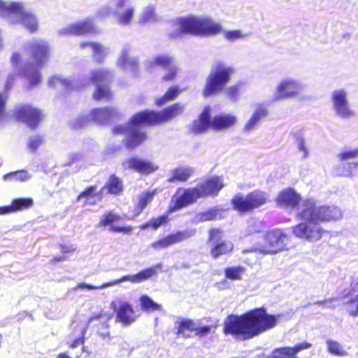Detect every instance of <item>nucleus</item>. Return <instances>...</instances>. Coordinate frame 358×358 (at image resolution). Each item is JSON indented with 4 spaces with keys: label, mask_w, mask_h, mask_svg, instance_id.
<instances>
[{
    "label": "nucleus",
    "mask_w": 358,
    "mask_h": 358,
    "mask_svg": "<svg viewBox=\"0 0 358 358\" xmlns=\"http://www.w3.org/2000/svg\"><path fill=\"white\" fill-rule=\"evenodd\" d=\"M352 292H357V295L356 296L355 300L357 301L356 304L355 308H350L348 310V312L352 315H358V280L352 284Z\"/></svg>",
    "instance_id": "obj_57"
},
{
    "label": "nucleus",
    "mask_w": 358,
    "mask_h": 358,
    "mask_svg": "<svg viewBox=\"0 0 358 358\" xmlns=\"http://www.w3.org/2000/svg\"><path fill=\"white\" fill-rule=\"evenodd\" d=\"M117 114L115 110L109 107L93 108L86 116L87 121L101 123L111 120Z\"/></svg>",
    "instance_id": "obj_23"
},
{
    "label": "nucleus",
    "mask_w": 358,
    "mask_h": 358,
    "mask_svg": "<svg viewBox=\"0 0 358 358\" xmlns=\"http://www.w3.org/2000/svg\"><path fill=\"white\" fill-rule=\"evenodd\" d=\"M8 10L20 17V22L29 32L34 33L37 31L38 26L36 17L32 13L25 10L20 3H11Z\"/></svg>",
    "instance_id": "obj_12"
},
{
    "label": "nucleus",
    "mask_w": 358,
    "mask_h": 358,
    "mask_svg": "<svg viewBox=\"0 0 358 358\" xmlns=\"http://www.w3.org/2000/svg\"><path fill=\"white\" fill-rule=\"evenodd\" d=\"M124 191V184L121 178L115 174H110L108 180L99 192L100 196L104 194H110L113 196H120Z\"/></svg>",
    "instance_id": "obj_20"
},
{
    "label": "nucleus",
    "mask_w": 358,
    "mask_h": 358,
    "mask_svg": "<svg viewBox=\"0 0 358 358\" xmlns=\"http://www.w3.org/2000/svg\"><path fill=\"white\" fill-rule=\"evenodd\" d=\"M266 115L267 109L263 104H255L251 116L244 125V129L245 131H252L255 129L259 124L261 120L264 118Z\"/></svg>",
    "instance_id": "obj_26"
},
{
    "label": "nucleus",
    "mask_w": 358,
    "mask_h": 358,
    "mask_svg": "<svg viewBox=\"0 0 358 358\" xmlns=\"http://www.w3.org/2000/svg\"><path fill=\"white\" fill-rule=\"evenodd\" d=\"M122 165L124 169H131L143 175H149L158 170V166L155 163L136 157L129 158Z\"/></svg>",
    "instance_id": "obj_15"
},
{
    "label": "nucleus",
    "mask_w": 358,
    "mask_h": 358,
    "mask_svg": "<svg viewBox=\"0 0 358 358\" xmlns=\"http://www.w3.org/2000/svg\"><path fill=\"white\" fill-rule=\"evenodd\" d=\"M14 117L17 121L36 128L43 120L44 113L42 110L31 104H23L15 108Z\"/></svg>",
    "instance_id": "obj_10"
},
{
    "label": "nucleus",
    "mask_w": 358,
    "mask_h": 358,
    "mask_svg": "<svg viewBox=\"0 0 358 358\" xmlns=\"http://www.w3.org/2000/svg\"><path fill=\"white\" fill-rule=\"evenodd\" d=\"M238 122V117L231 113H222L213 117V129L222 131L234 127Z\"/></svg>",
    "instance_id": "obj_25"
},
{
    "label": "nucleus",
    "mask_w": 358,
    "mask_h": 358,
    "mask_svg": "<svg viewBox=\"0 0 358 358\" xmlns=\"http://www.w3.org/2000/svg\"><path fill=\"white\" fill-rule=\"evenodd\" d=\"M216 327L217 324L201 327L191 320H182L180 321V334L184 333L185 330H187L189 331H194L196 335L203 336L208 334L213 329Z\"/></svg>",
    "instance_id": "obj_28"
},
{
    "label": "nucleus",
    "mask_w": 358,
    "mask_h": 358,
    "mask_svg": "<svg viewBox=\"0 0 358 358\" xmlns=\"http://www.w3.org/2000/svg\"><path fill=\"white\" fill-rule=\"evenodd\" d=\"M110 13H111V10L109 8H103L99 9L96 13V17L98 19H103L104 17L110 15Z\"/></svg>",
    "instance_id": "obj_60"
},
{
    "label": "nucleus",
    "mask_w": 358,
    "mask_h": 358,
    "mask_svg": "<svg viewBox=\"0 0 358 358\" xmlns=\"http://www.w3.org/2000/svg\"><path fill=\"white\" fill-rule=\"evenodd\" d=\"M153 63L164 69H169L173 65V59L168 56L159 55L155 58Z\"/></svg>",
    "instance_id": "obj_47"
},
{
    "label": "nucleus",
    "mask_w": 358,
    "mask_h": 358,
    "mask_svg": "<svg viewBox=\"0 0 358 358\" xmlns=\"http://www.w3.org/2000/svg\"><path fill=\"white\" fill-rule=\"evenodd\" d=\"M303 83L293 77H286L280 80L275 87L273 100H301L303 99Z\"/></svg>",
    "instance_id": "obj_9"
},
{
    "label": "nucleus",
    "mask_w": 358,
    "mask_h": 358,
    "mask_svg": "<svg viewBox=\"0 0 358 358\" xmlns=\"http://www.w3.org/2000/svg\"><path fill=\"white\" fill-rule=\"evenodd\" d=\"M15 75L11 74V75L8 76V77L6 80V82L5 83V90L6 91H8L12 88L13 85L15 82Z\"/></svg>",
    "instance_id": "obj_64"
},
{
    "label": "nucleus",
    "mask_w": 358,
    "mask_h": 358,
    "mask_svg": "<svg viewBox=\"0 0 358 358\" xmlns=\"http://www.w3.org/2000/svg\"><path fill=\"white\" fill-rule=\"evenodd\" d=\"M179 110V103H175L161 110H142L133 114L127 126L118 124L112 128L114 135L127 134L122 140L124 147L132 150L147 139L145 131L140 129V126L152 127L166 123L176 117Z\"/></svg>",
    "instance_id": "obj_1"
},
{
    "label": "nucleus",
    "mask_w": 358,
    "mask_h": 358,
    "mask_svg": "<svg viewBox=\"0 0 358 358\" xmlns=\"http://www.w3.org/2000/svg\"><path fill=\"white\" fill-rule=\"evenodd\" d=\"M224 187L223 178L217 176L206 178L198 185L203 198L208 196L215 197L217 196Z\"/></svg>",
    "instance_id": "obj_16"
},
{
    "label": "nucleus",
    "mask_w": 358,
    "mask_h": 358,
    "mask_svg": "<svg viewBox=\"0 0 358 358\" xmlns=\"http://www.w3.org/2000/svg\"><path fill=\"white\" fill-rule=\"evenodd\" d=\"M121 217L112 211L105 213L99 219L98 226L100 227H106L110 226V231L115 233H122L129 234L133 231L131 226L127 225L124 227L113 226V223L121 220Z\"/></svg>",
    "instance_id": "obj_17"
},
{
    "label": "nucleus",
    "mask_w": 358,
    "mask_h": 358,
    "mask_svg": "<svg viewBox=\"0 0 358 358\" xmlns=\"http://www.w3.org/2000/svg\"><path fill=\"white\" fill-rule=\"evenodd\" d=\"M13 212L30 208L34 205L33 199L31 198H17L11 201Z\"/></svg>",
    "instance_id": "obj_39"
},
{
    "label": "nucleus",
    "mask_w": 358,
    "mask_h": 358,
    "mask_svg": "<svg viewBox=\"0 0 358 358\" xmlns=\"http://www.w3.org/2000/svg\"><path fill=\"white\" fill-rule=\"evenodd\" d=\"M156 273V269L154 267H149L141 271L135 275L123 276L121 280L117 282L129 280L133 283H138L148 280L155 275Z\"/></svg>",
    "instance_id": "obj_30"
},
{
    "label": "nucleus",
    "mask_w": 358,
    "mask_h": 358,
    "mask_svg": "<svg viewBox=\"0 0 358 358\" xmlns=\"http://www.w3.org/2000/svg\"><path fill=\"white\" fill-rule=\"evenodd\" d=\"M157 20V15L155 13V8L152 6H148L141 13L139 19V22L141 24L146 23L150 21H155Z\"/></svg>",
    "instance_id": "obj_45"
},
{
    "label": "nucleus",
    "mask_w": 358,
    "mask_h": 358,
    "mask_svg": "<svg viewBox=\"0 0 358 358\" xmlns=\"http://www.w3.org/2000/svg\"><path fill=\"white\" fill-rule=\"evenodd\" d=\"M222 24L208 16H187L180 18V33L208 37L220 34Z\"/></svg>",
    "instance_id": "obj_3"
},
{
    "label": "nucleus",
    "mask_w": 358,
    "mask_h": 358,
    "mask_svg": "<svg viewBox=\"0 0 358 358\" xmlns=\"http://www.w3.org/2000/svg\"><path fill=\"white\" fill-rule=\"evenodd\" d=\"M217 213L214 210H210L207 212L199 214L196 216L198 221L206 222L216 219Z\"/></svg>",
    "instance_id": "obj_53"
},
{
    "label": "nucleus",
    "mask_w": 358,
    "mask_h": 358,
    "mask_svg": "<svg viewBox=\"0 0 358 358\" xmlns=\"http://www.w3.org/2000/svg\"><path fill=\"white\" fill-rule=\"evenodd\" d=\"M304 222L293 227L292 232L298 238L308 241H319L322 234L323 229L317 221L303 220Z\"/></svg>",
    "instance_id": "obj_11"
},
{
    "label": "nucleus",
    "mask_w": 358,
    "mask_h": 358,
    "mask_svg": "<svg viewBox=\"0 0 358 358\" xmlns=\"http://www.w3.org/2000/svg\"><path fill=\"white\" fill-rule=\"evenodd\" d=\"M356 168H358V162L343 163L336 168V173L341 176H352V170Z\"/></svg>",
    "instance_id": "obj_44"
},
{
    "label": "nucleus",
    "mask_w": 358,
    "mask_h": 358,
    "mask_svg": "<svg viewBox=\"0 0 358 358\" xmlns=\"http://www.w3.org/2000/svg\"><path fill=\"white\" fill-rule=\"evenodd\" d=\"M289 238L280 230H273L255 240L250 248L244 249L243 253L257 252L262 255H273L287 249Z\"/></svg>",
    "instance_id": "obj_5"
},
{
    "label": "nucleus",
    "mask_w": 358,
    "mask_h": 358,
    "mask_svg": "<svg viewBox=\"0 0 358 358\" xmlns=\"http://www.w3.org/2000/svg\"><path fill=\"white\" fill-rule=\"evenodd\" d=\"M260 225L256 221L250 220L247 223L246 229L244 231V235L250 236L256 232H258L260 230Z\"/></svg>",
    "instance_id": "obj_51"
},
{
    "label": "nucleus",
    "mask_w": 358,
    "mask_h": 358,
    "mask_svg": "<svg viewBox=\"0 0 358 358\" xmlns=\"http://www.w3.org/2000/svg\"><path fill=\"white\" fill-rule=\"evenodd\" d=\"M4 180H14L16 182H25L30 178V176L26 170H18L10 172L3 176Z\"/></svg>",
    "instance_id": "obj_38"
},
{
    "label": "nucleus",
    "mask_w": 358,
    "mask_h": 358,
    "mask_svg": "<svg viewBox=\"0 0 358 358\" xmlns=\"http://www.w3.org/2000/svg\"><path fill=\"white\" fill-rule=\"evenodd\" d=\"M60 82L61 83L59 85L62 86L64 90H69L72 89V83L69 79L61 78Z\"/></svg>",
    "instance_id": "obj_63"
},
{
    "label": "nucleus",
    "mask_w": 358,
    "mask_h": 358,
    "mask_svg": "<svg viewBox=\"0 0 358 358\" xmlns=\"http://www.w3.org/2000/svg\"><path fill=\"white\" fill-rule=\"evenodd\" d=\"M139 301L141 309L145 312H155L162 309V306L160 304L155 302L146 294L141 296Z\"/></svg>",
    "instance_id": "obj_33"
},
{
    "label": "nucleus",
    "mask_w": 358,
    "mask_h": 358,
    "mask_svg": "<svg viewBox=\"0 0 358 358\" xmlns=\"http://www.w3.org/2000/svg\"><path fill=\"white\" fill-rule=\"evenodd\" d=\"M224 39L229 41L243 40L248 37V34L241 29L225 30L222 27V31L220 32Z\"/></svg>",
    "instance_id": "obj_37"
},
{
    "label": "nucleus",
    "mask_w": 358,
    "mask_h": 358,
    "mask_svg": "<svg viewBox=\"0 0 358 358\" xmlns=\"http://www.w3.org/2000/svg\"><path fill=\"white\" fill-rule=\"evenodd\" d=\"M7 99V94L0 93V118H2L5 115V109Z\"/></svg>",
    "instance_id": "obj_58"
},
{
    "label": "nucleus",
    "mask_w": 358,
    "mask_h": 358,
    "mask_svg": "<svg viewBox=\"0 0 358 358\" xmlns=\"http://www.w3.org/2000/svg\"><path fill=\"white\" fill-rule=\"evenodd\" d=\"M66 35L83 36L87 34H96L95 25L92 20H85L70 24L63 30Z\"/></svg>",
    "instance_id": "obj_19"
},
{
    "label": "nucleus",
    "mask_w": 358,
    "mask_h": 358,
    "mask_svg": "<svg viewBox=\"0 0 358 358\" xmlns=\"http://www.w3.org/2000/svg\"><path fill=\"white\" fill-rule=\"evenodd\" d=\"M233 248L234 245L231 243H222L212 248L210 253L213 258H217L220 255L231 252Z\"/></svg>",
    "instance_id": "obj_40"
},
{
    "label": "nucleus",
    "mask_w": 358,
    "mask_h": 358,
    "mask_svg": "<svg viewBox=\"0 0 358 358\" xmlns=\"http://www.w3.org/2000/svg\"><path fill=\"white\" fill-rule=\"evenodd\" d=\"M41 68H34L25 72V66L22 69V75L28 80V85L30 88L36 87L41 83L43 80V76L40 72Z\"/></svg>",
    "instance_id": "obj_32"
},
{
    "label": "nucleus",
    "mask_w": 358,
    "mask_h": 358,
    "mask_svg": "<svg viewBox=\"0 0 358 358\" xmlns=\"http://www.w3.org/2000/svg\"><path fill=\"white\" fill-rule=\"evenodd\" d=\"M137 318L135 310L129 302L121 303L116 309L115 322L123 326H128Z\"/></svg>",
    "instance_id": "obj_21"
},
{
    "label": "nucleus",
    "mask_w": 358,
    "mask_h": 358,
    "mask_svg": "<svg viewBox=\"0 0 358 358\" xmlns=\"http://www.w3.org/2000/svg\"><path fill=\"white\" fill-rule=\"evenodd\" d=\"M100 319H104L106 321L108 322L112 319V314L107 312L101 311L98 314H94L93 315H92L89 319V322L98 320Z\"/></svg>",
    "instance_id": "obj_54"
},
{
    "label": "nucleus",
    "mask_w": 358,
    "mask_h": 358,
    "mask_svg": "<svg viewBox=\"0 0 358 358\" xmlns=\"http://www.w3.org/2000/svg\"><path fill=\"white\" fill-rule=\"evenodd\" d=\"M300 201V195L291 188L281 191L275 199L278 206L285 208H294Z\"/></svg>",
    "instance_id": "obj_22"
},
{
    "label": "nucleus",
    "mask_w": 358,
    "mask_h": 358,
    "mask_svg": "<svg viewBox=\"0 0 358 358\" xmlns=\"http://www.w3.org/2000/svg\"><path fill=\"white\" fill-rule=\"evenodd\" d=\"M269 201L267 192L255 189L247 195L236 194L231 199V205L234 210L240 213L252 212L266 205Z\"/></svg>",
    "instance_id": "obj_8"
},
{
    "label": "nucleus",
    "mask_w": 358,
    "mask_h": 358,
    "mask_svg": "<svg viewBox=\"0 0 358 358\" xmlns=\"http://www.w3.org/2000/svg\"><path fill=\"white\" fill-rule=\"evenodd\" d=\"M179 209V195H178V191L172 196L171 204L169 205L166 213L159 215L157 217H152L148 222L143 223L139 226L141 230H145L147 229H151L152 230H157L161 226L166 224L169 221V215L173 212Z\"/></svg>",
    "instance_id": "obj_14"
},
{
    "label": "nucleus",
    "mask_w": 358,
    "mask_h": 358,
    "mask_svg": "<svg viewBox=\"0 0 358 358\" xmlns=\"http://www.w3.org/2000/svg\"><path fill=\"white\" fill-rule=\"evenodd\" d=\"M199 198H203L198 186L195 188L185 189L180 196V208L187 206L196 201Z\"/></svg>",
    "instance_id": "obj_31"
},
{
    "label": "nucleus",
    "mask_w": 358,
    "mask_h": 358,
    "mask_svg": "<svg viewBox=\"0 0 358 358\" xmlns=\"http://www.w3.org/2000/svg\"><path fill=\"white\" fill-rule=\"evenodd\" d=\"M91 48L94 52L93 56L96 63H103L104 60V54L102 45L99 42H92Z\"/></svg>",
    "instance_id": "obj_46"
},
{
    "label": "nucleus",
    "mask_w": 358,
    "mask_h": 358,
    "mask_svg": "<svg viewBox=\"0 0 358 358\" xmlns=\"http://www.w3.org/2000/svg\"><path fill=\"white\" fill-rule=\"evenodd\" d=\"M358 157V149L343 151L338 155V157L343 161L357 158Z\"/></svg>",
    "instance_id": "obj_52"
},
{
    "label": "nucleus",
    "mask_w": 358,
    "mask_h": 358,
    "mask_svg": "<svg viewBox=\"0 0 358 358\" xmlns=\"http://www.w3.org/2000/svg\"><path fill=\"white\" fill-rule=\"evenodd\" d=\"M311 347V344L308 342H303L296 345L295 346L284 347L277 348L273 350L271 358H298L296 354Z\"/></svg>",
    "instance_id": "obj_24"
},
{
    "label": "nucleus",
    "mask_w": 358,
    "mask_h": 358,
    "mask_svg": "<svg viewBox=\"0 0 358 358\" xmlns=\"http://www.w3.org/2000/svg\"><path fill=\"white\" fill-rule=\"evenodd\" d=\"M296 143L298 150L301 153L303 158H307L309 156V150L306 146L304 138L302 136L296 138Z\"/></svg>",
    "instance_id": "obj_49"
},
{
    "label": "nucleus",
    "mask_w": 358,
    "mask_h": 358,
    "mask_svg": "<svg viewBox=\"0 0 358 358\" xmlns=\"http://www.w3.org/2000/svg\"><path fill=\"white\" fill-rule=\"evenodd\" d=\"M178 86H172L168 89L166 93L164 94L167 99L171 101L177 97L178 94Z\"/></svg>",
    "instance_id": "obj_56"
},
{
    "label": "nucleus",
    "mask_w": 358,
    "mask_h": 358,
    "mask_svg": "<svg viewBox=\"0 0 358 358\" xmlns=\"http://www.w3.org/2000/svg\"><path fill=\"white\" fill-rule=\"evenodd\" d=\"M210 129H213V118L210 117V108L206 107L192 123L191 130L194 134H200L206 133Z\"/></svg>",
    "instance_id": "obj_18"
},
{
    "label": "nucleus",
    "mask_w": 358,
    "mask_h": 358,
    "mask_svg": "<svg viewBox=\"0 0 358 358\" xmlns=\"http://www.w3.org/2000/svg\"><path fill=\"white\" fill-rule=\"evenodd\" d=\"M331 101L335 113L341 117L346 118L352 115L350 108L348 94L344 89H337L331 93Z\"/></svg>",
    "instance_id": "obj_13"
},
{
    "label": "nucleus",
    "mask_w": 358,
    "mask_h": 358,
    "mask_svg": "<svg viewBox=\"0 0 358 358\" xmlns=\"http://www.w3.org/2000/svg\"><path fill=\"white\" fill-rule=\"evenodd\" d=\"M25 72L34 68H41L48 62L50 47L42 41H31L25 44L23 50Z\"/></svg>",
    "instance_id": "obj_6"
},
{
    "label": "nucleus",
    "mask_w": 358,
    "mask_h": 358,
    "mask_svg": "<svg viewBox=\"0 0 358 358\" xmlns=\"http://www.w3.org/2000/svg\"><path fill=\"white\" fill-rule=\"evenodd\" d=\"M179 240L178 234L169 235L165 238L153 242L151 246L156 250L166 248L175 243Z\"/></svg>",
    "instance_id": "obj_36"
},
{
    "label": "nucleus",
    "mask_w": 358,
    "mask_h": 358,
    "mask_svg": "<svg viewBox=\"0 0 358 358\" xmlns=\"http://www.w3.org/2000/svg\"><path fill=\"white\" fill-rule=\"evenodd\" d=\"M97 187L96 185L87 186L76 197V201H80L82 199H88L92 197H96L101 199L103 196H100L99 192H96Z\"/></svg>",
    "instance_id": "obj_43"
},
{
    "label": "nucleus",
    "mask_w": 358,
    "mask_h": 358,
    "mask_svg": "<svg viewBox=\"0 0 358 358\" xmlns=\"http://www.w3.org/2000/svg\"><path fill=\"white\" fill-rule=\"evenodd\" d=\"M245 272V268L241 266H229L224 271L226 278L234 281L241 280Z\"/></svg>",
    "instance_id": "obj_35"
},
{
    "label": "nucleus",
    "mask_w": 358,
    "mask_h": 358,
    "mask_svg": "<svg viewBox=\"0 0 358 358\" xmlns=\"http://www.w3.org/2000/svg\"><path fill=\"white\" fill-rule=\"evenodd\" d=\"M233 72L231 66L223 64L215 66L206 79L203 91V96H208L222 92L229 82Z\"/></svg>",
    "instance_id": "obj_7"
},
{
    "label": "nucleus",
    "mask_w": 358,
    "mask_h": 358,
    "mask_svg": "<svg viewBox=\"0 0 358 358\" xmlns=\"http://www.w3.org/2000/svg\"><path fill=\"white\" fill-rule=\"evenodd\" d=\"M60 80H61V78L59 76H51L49 78L48 82V85L52 88H56L61 83Z\"/></svg>",
    "instance_id": "obj_61"
},
{
    "label": "nucleus",
    "mask_w": 358,
    "mask_h": 358,
    "mask_svg": "<svg viewBox=\"0 0 358 358\" xmlns=\"http://www.w3.org/2000/svg\"><path fill=\"white\" fill-rule=\"evenodd\" d=\"M326 344L327 345V350L331 354L340 357L347 355L346 351L338 342L331 339H327Z\"/></svg>",
    "instance_id": "obj_41"
},
{
    "label": "nucleus",
    "mask_w": 358,
    "mask_h": 358,
    "mask_svg": "<svg viewBox=\"0 0 358 358\" xmlns=\"http://www.w3.org/2000/svg\"><path fill=\"white\" fill-rule=\"evenodd\" d=\"M43 143V138L40 136H36L29 138L27 143V148L32 152H36Z\"/></svg>",
    "instance_id": "obj_50"
},
{
    "label": "nucleus",
    "mask_w": 358,
    "mask_h": 358,
    "mask_svg": "<svg viewBox=\"0 0 358 358\" xmlns=\"http://www.w3.org/2000/svg\"><path fill=\"white\" fill-rule=\"evenodd\" d=\"M113 76V71L107 68L92 69L90 73L89 80L95 86L110 83Z\"/></svg>",
    "instance_id": "obj_27"
},
{
    "label": "nucleus",
    "mask_w": 358,
    "mask_h": 358,
    "mask_svg": "<svg viewBox=\"0 0 358 358\" xmlns=\"http://www.w3.org/2000/svg\"><path fill=\"white\" fill-rule=\"evenodd\" d=\"M10 62L13 66H18L21 63V55L19 52H13L10 57Z\"/></svg>",
    "instance_id": "obj_62"
},
{
    "label": "nucleus",
    "mask_w": 358,
    "mask_h": 358,
    "mask_svg": "<svg viewBox=\"0 0 358 358\" xmlns=\"http://www.w3.org/2000/svg\"><path fill=\"white\" fill-rule=\"evenodd\" d=\"M297 216L301 220L319 222L336 221L342 218V210L335 206H317L313 199L304 200L299 208Z\"/></svg>",
    "instance_id": "obj_4"
},
{
    "label": "nucleus",
    "mask_w": 358,
    "mask_h": 358,
    "mask_svg": "<svg viewBox=\"0 0 358 358\" xmlns=\"http://www.w3.org/2000/svg\"><path fill=\"white\" fill-rule=\"evenodd\" d=\"M72 325H74V331L77 329H80L79 336L77 338H76L73 342H71L69 345L70 348H75L80 345L84 344L87 327L81 326L80 324H79L77 322H73Z\"/></svg>",
    "instance_id": "obj_42"
},
{
    "label": "nucleus",
    "mask_w": 358,
    "mask_h": 358,
    "mask_svg": "<svg viewBox=\"0 0 358 358\" xmlns=\"http://www.w3.org/2000/svg\"><path fill=\"white\" fill-rule=\"evenodd\" d=\"M110 83L96 85L92 96L96 101H109L113 99V92L109 86Z\"/></svg>",
    "instance_id": "obj_29"
},
{
    "label": "nucleus",
    "mask_w": 358,
    "mask_h": 358,
    "mask_svg": "<svg viewBox=\"0 0 358 358\" xmlns=\"http://www.w3.org/2000/svg\"><path fill=\"white\" fill-rule=\"evenodd\" d=\"M280 315L266 313L263 308H257L241 316L229 315L224 321V332L233 335L236 339L245 341L273 328Z\"/></svg>",
    "instance_id": "obj_2"
},
{
    "label": "nucleus",
    "mask_w": 358,
    "mask_h": 358,
    "mask_svg": "<svg viewBox=\"0 0 358 358\" xmlns=\"http://www.w3.org/2000/svg\"><path fill=\"white\" fill-rule=\"evenodd\" d=\"M225 93L231 99H236L238 94V87L236 85H231L226 88Z\"/></svg>",
    "instance_id": "obj_59"
},
{
    "label": "nucleus",
    "mask_w": 358,
    "mask_h": 358,
    "mask_svg": "<svg viewBox=\"0 0 358 358\" xmlns=\"http://www.w3.org/2000/svg\"><path fill=\"white\" fill-rule=\"evenodd\" d=\"M193 173L194 169L190 167L183 166L180 168V182L187 180Z\"/></svg>",
    "instance_id": "obj_55"
},
{
    "label": "nucleus",
    "mask_w": 358,
    "mask_h": 358,
    "mask_svg": "<svg viewBox=\"0 0 358 358\" xmlns=\"http://www.w3.org/2000/svg\"><path fill=\"white\" fill-rule=\"evenodd\" d=\"M157 189H154L152 191L144 192L139 196L138 201L136 207L138 213H142L148 204L153 200L154 196L157 194Z\"/></svg>",
    "instance_id": "obj_34"
},
{
    "label": "nucleus",
    "mask_w": 358,
    "mask_h": 358,
    "mask_svg": "<svg viewBox=\"0 0 358 358\" xmlns=\"http://www.w3.org/2000/svg\"><path fill=\"white\" fill-rule=\"evenodd\" d=\"M134 13V9L133 8H127L124 12L118 15V23L122 25L129 24L133 19Z\"/></svg>",
    "instance_id": "obj_48"
}]
</instances>
